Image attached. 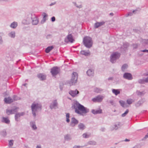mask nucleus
Returning a JSON list of instances; mask_svg holds the SVG:
<instances>
[{
	"mask_svg": "<svg viewBox=\"0 0 148 148\" xmlns=\"http://www.w3.org/2000/svg\"><path fill=\"white\" fill-rule=\"evenodd\" d=\"M8 36L12 38H14L16 36V33L14 31H12L9 32L8 34Z\"/></svg>",
	"mask_w": 148,
	"mask_h": 148,
	"instance_id": "20",
	"label": "nucleus"
},
{
	"mask_svg": "<svg viewBox=\"0 0 148 148\" xmlns=\"http://www.w3.org/2000/svg\"><path fill=\"white\" fill-rule=\"evenodd\" d=\"M5 102L6 103H10L13 102V99L10 97H5L4 99Z\"/></svg>",
	"mask_w": 148,
	"mask_h": 148,
	"instance_id": "17",
	"label": "nucleus"
},
{
	"mask_svg": "<svg viewBox=\"0 0 148 148\" xmlns=\"http://www.w3.org/2000/svg\"><path fill=\"white\" fill-rule=\"evenodd\" d=\"M31 108L32 113L33 116L35 117L36 116V113L41 109L42 106L41 104L37 102H34L32 104Z\"/></svg>",
	"mask_w": 148,
	"mask_h": 148,
	"instance_id": "2",
	"label": "nucleus"
},
{
	"mask_svg": "<svg viewBox=\"0 0 148 148\" xmlns=\"http://www.w3.org/2000/svg\"><path fill=\"white\" fill-rule=\"evenodd\" d=\"M78 127L81 130H83L86 128L85 125L82 123H80L78 125Z\"/></svg>",
	"mask_w": 148,
	"mask_h": 148,
	"instance_id": "26",
	"label": "nucleus"
},
{
	"mask_svg": "<svg viewBox=\"0 0 148 148\" xmlns=\"http://www.w3.org/2000/svg\"><path fill=\"white\" fill-rule=\"evenodd\" d=\"M80 53L81 54L86 56H89L90 54V52L89 51H86L84 50L82 51H80Z\"/></svg>",
	"mask_w": 148,
	"mask_h": 148,
	"instance_id": "24",
	"label": "nucleus"
},
{
	"mask_svg": "<svg viewBox=\"0 0 148 148\" xmlns=\"http://www.w3.org/2000/svg\"><path fill=\"white\" fill-rule=\"evenodd\" d=\"M127 67L128 65L127 64H124L122 66V70L123 71H124L127 68Z\"/></svg>",
	"mask_w": 148,
	"mask_h": 148,
	"instance_id": "34",
	"label": "nucleus"
},
{
	"mask_svg": "<svg viewBox=\"0 0 148 148\" xmlns=\"http://www.w3.org/2000/svg\"><path fill=\"white\" fill-rule=\"evenodd\" d=\"M74 4L75 5L77 8H82V5H77V4L75 3H74Z\"/></svg>",
	"mask_w": 148,
	"mask_h": 148,
	"instance_id": "51",
	"label": "nucleus"
},
{
	"mask_svg": "<svg viewBox=\"0 0 148 148\" xmlns=\"http://www.w3.org/2000/svg\"><path fill=\"white\" fill-rule=\"evenodd\" d=\"M112 93L116 95H117L120 93L119 90L118 89H112Z\"/></svg>",
	"mask_w": 148,
	"mask_h": 148,
	"instance_id": "31",
	"label": "nucleus"
},
{
	"mask_svg": "<svg viewBox=\"0 0 148 148\" xmlns=\"http://www.w3.org/2000/svg\"><path fill=\"white\" fill-rule=\"evenodd\" d=\"M136 93L138 95L142 96L143 95L145 94V92L144 91H143L142 92L137 91L136 92Z\"/></svg>",
	"mask_w": 148,
	"mask_h": 148,
	"instance_id": "35",
	"label": "nucleus"
},
{
	"mask_svg": "<svg viewBox=\"0 0 148 148\" xmlns=\"http://www.w3.org/2000/svg\"><path fill=\"white\" fill-rule=\"evenodd\" d=\"M60 69L57 67H53L51 70V72L53 76L58 74L59 72Z\"/></svg>",
	"mask_w": 148,
	"mask_h": 148,
	"instance_id": "9",
	"label": "nucleus"
},
{
	"mask_svg": "<svg viewBox=\"0 0 148 148\" xmlns=\"http://www.w3.org/2000/svg\"><path fill=\"white\" fill-rule=\"evenodd\" d=\"M123 77L125 79L130 80L132 79V75L129 73H126L124 74Z\"/></svg>",
	"mask_w": 148,
	"mask_h": 148,
	"instance_id": "14",
	"label": "nucleus"
},
{
	"mask_svg": "<svg viewBox=\"0 0 148 148\" xmlns=\"http://www.w3.org/2000/svg\"><path fill=\"white\" fill-rule=\"evenodd\" d=\"M32 24L33 25H36L38 24V20L37 17L35 16L33 18H32Z\"/></svg>",
	"mask_w": 148,
	"mask_h": 148,
	"instance_id": "18",
	"label": "nucleus"
},
{
	"mask_svg": "<svg viewBox=\"0 0 148 148\" xmlns=\"http://www.w3.org/2000/svg\"><path fill=\"white\" fill-rule=\"evenodd\" d=\"M109 103L111 104L114 106H115L116 105L115 102L113 100H111L109 101Z\"/></svg>",
	"mask_w": 148,
	"mask_h": 148,
	"instance_id": "41",
	"label": "nucleus"
},
{
	"mask_svg": "<svg viewBox=\"0 0 148 148\" xmlns=\"http://www.w3.org/2000/svg\"><path fill=\"white\" fill-rule=\"evenodd\" d=\"M140 51L142 52H146V53H148V50L147 49H145L143 50H142Z\"/></svg>",
	"mask_w": 148,
	"mask_h": 148,
	"instance_id": "54",
	"label": "nucleus"
},
{
	"mask_svg": "<svg viewBox=\"0 0 148 148\" xmlns=\"http://www.w3.org/2000/svg\"><path fill=\"white\" fill-rule=\"evenodd\" d=\"M138 82L141 84H144L145 83L144 79H139Z\"/></svg>",
	"mask_w": 148,
	"mask_h": 148,
	"instance_id": "43",
	"label": "nucleus"
},
{
	"mask_svg": "<svg viewBox=\"0 0 148 148\" xmlns=\"http://www.w3.org/2000/svg\"><path fill=\"white\" fill-rule=\"evenodd\" d=\"M74 40V39L71 34L68 35L64 39V42L67 43L69 42L73 43Z\"/></svg>",
	"mask_w": 148,
	"mask_h": 148,
	"instance_id": "6",
	"label": "nucleus"
},
{
	"mask_svg": "<svg viewBox=\"0 0 148 148\" xmlns=\"http://www.w3.org/2000/svg\"><path fill=\"white\" fill-rule=\"evenodd\" d=\"M78 77V74L76 72H73L72 74V77L69 82L70 85H73L77 82Z\"/></svg>",
	"mask_w": 148,
	"mask_h": 148,
	"instance_id": "5",
	"label": "nucleus"
},
{
	"mask_svg": "<svg viewBox=\"0 0 148 148\" xmlns=\"http://www.w3.org/2000/svg\"><path fill=\"white\" fill-rule=\"evenodd\" d=\"M104 23V22L96 23L94 24V27L95 29L98 28L99 27L103 25Z\"/></svg>",
	"mask_w": 148,
	"mask_h": 148,
	"instance_id": "19",
	"label": "nucleus"
},
{
	"mask_svg": "<svg viewBox=\"0 0 148 148\" xmlns=\"http://www.w3.org/2000/svg\"><path fill=\"white\" fill-rule=\"evenodd\" d=\"M148 138V133L146 135L145 137L143 139V140H145Z\"/></svg>",
	"mask_w": 148,
	"mask_h": 148,
	"instance_id": "56",
	"label": "nucleus"
},
{
	"mask_svg": "<svg viewBox=\"0 0 148 148\" xmlns=\"http://www.w3.org/2000/svg\"><path fill=\"white\" fill-rule=\"evenodd\" d=\"M3 42V41L2 37L0 35V45L2 44Z\"/></svg>",
	"mask_w": 148,
	"mask_h": 148,
	"instance_id": "52",
	"label": "nucleus"
},
{
	"mask_svg": "<svg viewBox=\"0 0 148 148\" xmlns=\"http://www.w3.org/2000/svg\"><path fill=\"white\" fill-rule=\"evenodd\" d=\"M121 127V123L118 122L116 123L114 125L111 126L110 129L111 131L116 130Z\"/></svg>",
	"mask_w": 148,
	"mask_h": 148,
	"instance_id": "10",
	"label": "nucleus"
},
{
	"mask_svg": "<svg viewBox=\"0 0 148 148\" xmlns=\"http://www.w3.org/2000/svg\"><path fill=\"white\" fill-rule=\"evenodd\" d=\"M86 73L89 76H93L94 75V71L92 69H89L86 72Z\"/></svg>",
	"mask_w": 148,
	"mask_h": 148,
	"instance_id": "22",
	"label": "nucleus"
},
{
	"mask_svg": "<svg viewBox=\"0 0 148 148\" xmlns=\"http://www.w3.org/2000/svg\"><path fill=\"white\" fill-rule=\"evenodd\" d=\"M91 112L93 114H97L101 113L102 112V110L101 109L96 110L92 109V110Z\"/></svg>",
	"mask_w": 148,
	"mask_h": 148,
	"instance_id": "21",
	"label": "nucleus"
},
{
	"mask_svg": "<svg viewBox=\"0 0 148 148\" xmlns=\"http://www.w3.org/2000/svg\"><path fill=\"white\" fill-rule=\"evenodd\" d=\"M142 103L141 101H139L137 103L135 104V106L136 107H138L140 106Z\"/></svg>",
	"mask_w": 148,
	"mask_h": 148,
	"instance_id": "42",
	"label": "nucleus"
},
{
	"mask_svg": "<svg viewBox=\"0 0 148 148\" xmlns=\"http://www.w3.org/2000/svg\"><path fill=\"white\" fill-rule=\"evenodd\" d=\"M130 140L128 139H125V141H129Z\"/></svg>",
	"mask_w": 148,
	"mask_h": 148,
	"instance_id": "64",
	"label": "nucleus"
},
{
	"mask_svg": "<svg viewBox=\"0 0 148 148\" xmlns=\"http://www.w3.org/2000/svg\"><path fill=\"white\" fill-rule=\"evenodd\" d=\"M4 35V33L3 32L0 33V35L2 37V36Z\"/></svg>",
	"mask_w": 148,
	"mask_h": 148,
	"instance_id": "62",
	"label": "nucleus"
},
{
	"mask_svg": "<svg viewBox=\"0 0 148 148\" xmlns=\"http://www.w3.org/2000/svg\"><path fill=\"white\" fill-rule=\"evenodd\" d=\"M25 114L24 112H21V113H17L15 115V119L16 121H18V118L20 116H23Z\"/></svg>",
	"mask_w": 148,
	"mask_h": 148,
	"instance_id": "15",
	"label": "nucleus"
},
{
	"mask_svg": "<svg viewBox=\"0 0 148 148\" xmlns=\"http://www.w3.org/2000/svg\"><path fill=\"white\" fill-rule=\"evenodd\" d=\"M119 103L121 106L125 108L127 107L126 103L124 101L122 100H120L119 101Z\"/></svg>",
	"mask_w": 148,
	"mask_h": 148,
	"instance_id": "28",
	"label": "nucleus"
},
{
	"mask_svg": "<svg viewBox=\"0 0 148 148\" xmlns=\"http://www.w3.org/2000/svg\"><path fill=\"white\" fill-rule=\"evenodd\" d=\"M104 98V96L99 95L95 97L92 98V101L95 102H101L102 101Z\"/></svg>",
	"mask_w": 148,
	"mask_h": 148,
	"instance_id": "8",
	"label": "nucleus"
},
{
	"mask_svg": "<svg viewBox=\"0 0 148 148\" xmlns=\"http://www.w3.org/2000/svg\"><path fill=\"white\" fill-rule=\"evenodd\" d=\"M55 4H56V2L53 3H51L49 5L50 6H52L53 5H55Z\"/></svg>",
	"mask_w": 148,
	"mask_h": 148,
	"instance_id": "61",
	"label": "nucleus"
},
{
	"mask_svg": "<svg viewBox=\"0 0 148 148\" xmlns=\"http://www.w3.org/2000/svg\"><path fill=\"white\" fill-rule=\"evenodd\" d=\"M132 47L133 48V49H135L137 48L138 47V45L137 44H133L132 45Z\"/></svg>",
	"mask_w": 148,
	"mask_h": 148,
	"instance_id": "50",
	"label": "nucleus"
},
{
	"mask_svg": "<svg viewBox=\"0 0 148 148\" xmlns=\"http://www.w3.org/2000/svg\"><path fill=\"white\" fill-rule=\"evenodd\" d=\"M75 109V112L79 114H86L89 112V109L80 104L77 101H75L72 106Z\"/></svg>",
	"mask_w": 148,
	"mask_h": 148,
	"instance_id": "1",
	"label": "nucleus"
},
{
	"mask_svg": "<svg viewBox=\"0 0 148 148\" xmlns=\"http://www.w3.org/2000/svg\"><path fill=\"white\" fill-rule=\"evenodd\" d=\"M53 48V46L48 47L45 49V52L46 53H49L51 50Z\"/></svg>",
	"mask_w": 148,
	"mask_h": 148,
	"instance_id": "32",
	"label": "nucleus"
},
{
	"mask_svg": "<svg viewBox=\"0 0 148 148\" xmlns=\"http://www.w3.org/2000/svg\"><path fill=\"white\" fill-rule=\"evenodd\" d=\"M88 144L89 145H94L96 144V143L94 141H90L88 142Z\"/></svg>",
	"mask_w": 148,
	"mask_h": 148,
	"instance_id": "38",
	"label": "nucleus"
},
{
	"mask_svg": "<svg viewBox=\"0 0 148 148\" xmlns=\"http://www.w3.org/2000/svg\"><path fill=\"white\" fill-rule=\"evenodd\" d=\"M103 91L102 89L96 88L94 89V91L97 93L101 92Z\"/></svg>",
	"mask_w": 148,
	"mask_h": 148,
	"instance_id": "33",
	"label": "nucleus"
},
{
	"mask_svg": "<svg viewBox=\"0 0 148 148\" xmlns=\"http://www.w3.org/2000/svg\"><path fill=\"white\" fill-rule=\"evenodd\" d=\"M78 123V121L74 117H72L71 119V122L70 123V125L73 127L75 126Z\"/></svg>",
	"mask_w": 148,
	"mask_h": 148,
	"instance_id": "12",
	"label": "nucleus"
},
{
	"mask_svg": "<svg viewBox=\"0 0 148 148\" xmlns=\"http://www.w3.org/2000/svg\"><path fill=\"white\" fill-rule=\"evenodd\" d=\"M113 77H110L108 78V80H112L113 79Z\"/></svg>",
	"mask_w": 148,
	"mask_h": 148,
	"instance_id": "59",
	"label": "nucleus"
},
{
	"mask_svg": "<svg viewBox=\"0 0 148 148\" xmlns=\"http://www.w3.org/2000/svg\"><path fill=\"white\" fill-rule=\"evenodd\" d=\"M14 101H17L20 99V98L16 95H14L13 97V99Z\"/></svg>",
	"mask_w": 148,
	"mask_h": 148,
	"instance_id": "47",
	"label": "nucleus"
},
{
	"mask_svg": "<svg viewBox=\"0 0 148 148\" xmlns=\"http://www.w3.org/2000/svg\"><path fill=\"white\" fill-rule=\"evenodd\" d=\"M3 136H5L6 135V133L5 131H3Z\"/></svg>",
	"mask_w": 148,
	"mask_h": 148,
	"instance_id": "60",
	"label": "nucleus"
},
{
	"mask_svg": "<svg viewBox=\"0 0 148 148\" xmlns=\"http://www.w3.org/2000/svg\"><path fill=\"white\" fill-rule=\"evenodd\" d=\"M55 18L54 16L52 17L51 18V20L52 22H54L55 21Z\"/></svg>",
	"mask_w": 148,
	"mask_h": 148,
	"instance_id": "55",
	"label": "nucleus"
},
{
	"mask_svg": "<svg viewBox=\"0 0 148 148\" xmlns=\"http://www.w3.org/2000/svg\"><path fill=\"white\" fill-rule=\"evenodd\" d=\"M129 112L128 109H127L125 112L123 114H122L121 115V116L122 117H124Z\"/></svg>",
	"mask_w": 148,
	"mask_h": 148,
	"instance_id": "45",
	"label": "nucleus"
},
{
	"mask_svg": "<svg viewBox=\"0 0 148 148\" xmlns=\"http://www.w3.org/2000/svg\"><path fill=\"white\" fill-rule=\"evenodd\" d=\"M79 92V91L76 89L75 90H70L69 92V94L73 97H77Z\"/></svg>",
	"mask_w": 148,
	"mask_h": 148,
	"instance_id": "11",
	"label": "nucleus"
},
{
	"mask_svg": "<svg viewBox=\"0 0 148 148\" xmlns=\"http://www.w3.org/2000/svg\"><path fill=\"white\" fill-rule=\"evenodd\" d=\"M43 18L40 22L41 24H43L45 22L46 20V18L47 16V15L46 13H44L43 14Z\"/></svg>",
	"mask_w": 148,
	"mask_h": 148,
	"instance_id": "25",
	"label": "nucleus"
},
{
	"mask_svg": "<svg viewBox=\"0 0 148 148\" xmlns=\"http://www.w3.org/2000/svg\"><path fill=\"white\" fill-rule=\"evenodd\" d=\"M36 148H41V146L37 145L36 146Z\"/></svg>",
	"mask_w": 148,
	"mask_h": 148,
	"instance_id": "63",
	"label": "nucleus"
},
{
	"mask_svg": "<svg viewBox=\"0 0 148 148\" xmlns=\"http://www.w3.org/2000/svg\"><path fill=\"white\" fill-rule=\"evenodd\" d=\"M120 54L118 52L113 53L110 56V62L112 63H115L116 60L120 57Z\"/></svg>",
	"mask_w": 148,
	"mask_h": 148,
	"instance_id": "4",
	"label": "nucleus"
},
{
	"mask_svg": "<svg viewBox=\"0 0 148 148\" xmlns=\"http://www.w3.org/2000/svg\"><path fill=\"white\" fill-rule=\"evenodd\" d=\"M145 81V83H148V77L146 78L145 79H144Z\"/></svg>",
	"mask_w": 148,
	"mask_h": 148,
	"instance_id": "58",
	"label": "nucleus"
},
{
	"mask_svg": "<svg viewBox=\"0 0 148 148\" xmlns=\"http://www.w3.org/2000/svg\"><path fill=\"white\" fill-rule=\"evenodd\" d=\"M129 44L128 43H126L123 44V46L122 48H123V50L125 51L126 49L128 47Z\"/></svg>",
	"mask_w": 148,
	"mask_h": 148,
	"instance_id": "36",
	"label": "nucleus"
},
{
	"mask_svg": "<svg viewBox=\"0 0 148 148\" xmlns=\"http://www.w3.org/2000/svg\"><path fill=\"white\" fill-rule=\"evenodd\" d=\"M2 118V122H4L6 124H9L10 123V121L7 118L3 117Z\"/></svg>",
	"mask_w": 148,
	"mask_h": 148,
	"instance_id": "29",
	"label": "nucleus"
},
{
	"mask_svg": "<svg viewBox=\"0 0 148 148\" xmlns=\"http://www.w3.org/2000/svg\"><path fill=\"white\" fill-rule=\"evenodd\" d=\"M17 108H16L14 109H12L11 110L7 109L6 110V113L8 115H9L10 114H14L15 112H17L16 109H18Z\"/></svg>",
	"mask_w": 148,
	"mask_h": 148,
	"instance_id": "13",
	"label": "nucleus"
},
{
	"mask_svg": "<svg viewBox=\"0 0 148 148\" xmlns=\"http://www.w3.org/2000/svg\"><path fill=\"white\" fill-rule=\"evenodd\" d=\"M136 10H134L132 12H130L128 13L127 14L125 15L126 17H127L129 16H131L133 15V13H134L135 11H136Z\"/></svg>",
	"mask_w": 148,
	"mask_h": 148,
	"instance_id": "44",
	"label": "nucleus"
},
{
	"mask_svg": "<svg viewBox=\"0 0 148 148\" xmlns=\"http://www.w3.org/2000/svg\"><path fill=\"white\" fill-rule=\"evenodd\" d=\"M127 103L128 104H131L134 102V100L132 99H128L127 100Z\"/></svg>",
	"mask_w": 148,
	"mask_h": 148,
	"instance_id": "37",
	"label": "nucleus"
},
{
	"mask_svg": "<svg viewBox=\"0 0 148 148\" xmlns=\"http://www.w3.org/2000/svg\"><path fill=\"white\" fill-rule=\"evenodd\" d=\"M84 147V146L75 145L73 147V148H83Z\"/></svg>",
	"mask_w": 148,
	"mask_h": 148,
	"instance_id": "49",
	"label": "nucleus"
},
{
	"mask_svg": "<svg viewBox=\"0 0 148 148\" xmlns=\"http://www.w3.org/2000/svg\"><path fill=\"white\" fill-rule=\"evenodd\" d=\"M52 37V36L51 34H48L46 36V38L47 39H49L50 38H51Z\"/></svg>",
	"mask_w": 148,
	"mask_h": 148,
	"instance_id": "53",
	"label": "nucleus"
},
{
	"mask_svg": "<svg viewBox=\"0 0 148 148\" xmlns=\"http://www.w3.org/2000/svg\"><path fill=\"white\" fill-rule=\"evenodd\" d=\"M58 103L57 102V100L56 99L53 100L50 103L49 107L50 108L51 110L53 109H56V108H58Z\"/></svg>",
	"mask_w": 148,
	"mask_h": 148,
	"instance_id": "7",
	"label": "nucleus"
},
{
	"mask_svg": "<svg viewBox=\"0 0 148 148\" xmlns=\"http://www.w3.org/2000/svg\"><path fill=\"white\" fill-rule=\"evenodd\" d=\"M64 139L66 140H70L72 138L71 135L69 134H67L64 136Z\"/></svg>",
	"mask_w": 148,
	"mask_h": 148,
	"instance_id": "30",
	"label": "nucleus"
},
{
	"mask_svg": "<svg viewBox=\"0 0 148 148\" xmlns=\"http://www.w3.org/2000/svg\"><path fill=\"white\" fill-rule=\"evenodd\" d=\"M13 144V140H10L9 143V145L10 146H12Z\"/></svg>",
	"mask_w": 148,
	"mask_h": 148,
	"instance_id": "48",
	"label": "nucleus"
},
{
	"mask_svg": "<svg viewBox=\"0 0 148 148\" xmlns=\"http://www.w3.org/2000/svg\"><path fill=\"white\" fill-rule=\"evenodd\" d=\"M142 42L143 43L146 44H148V39H142Z\"/></svg>",
	"mask_w": 148,
	"mask_h": 148,
	"instance_id": "46",
	"label": "nucleus"
},
{
	"mask_svg": "<svg viewBox=\"0 0 148 148\" xmlns=\"http://www.w3.org/2000/svg\"><path fill=\"white\" fill-rule=\"evenodd\" d=\"M83 42L85 46L87 48H90L92 46V41L91 38L90 37H85L83 40Z\"/></svg>",
	"mask_w": 148,
	"mask_h": 148,
	"instance_id": "3",
	"label": "nucleus"
},
{
	"mask_svg": "<svg viewBox=\"0 0 148 148\" xmlns=\"http://www.w3.org/2000/svg\"><path fill=\"white\" fill-rule=\"evenodd\" d=\"M30 124L33 130H36L37 129V128L34 122H31L30 123Z\"/></svg>",
	"mask_w": 148,
	"mask_h": 148,
	"instance_id": "27",
	"label": "nucleus"
},
{
	"mask_svg": "<svg viewBox=\"0 0 148 148\" xmlns=\"http://www.w3.org/2000/svg\"><path fill=\"white\" fill-rule=\"evenodd\" d=\"M17 23L14 21L11 23L10 25V27L11 28L14 29L17 27Z\"/></svg>",
	"mask_w": 148,
	"mask_h": 148,
	"instance_id": "23",
	"label": "nucleus"
},
{
	"mask_svg": "<svg viewBox=\"0 0 148 148\" xmlns=\"http://www.w3.org/2000/svg\"><path fill=\"white\" fill-rule=\"evenodd\" d=\"M38 78L41 80H43L46 79V76L43 73H40L37 75Z\"/></svg>",
	"mask_w": 148,
	"mask_h": 148,
	"instance_id": "16",
	"label": "nucleus"
},
{
	"mask_svg": "<svg viewBox=\"0 0 148 148\" xmlns=\"http://www.w3.org/2000/svg\"><path fill=\"white\" fill-rule=\"evenodd\" d=\"M69 117L70 114L69 113H66V121L67 123H69L70 121V119H69Z\"/></svg>",
	"mask_w": 148,
	"mask_h": 148,
	"instance_id": "39",
	"label": "nucleus"
},
{
	"mask_svg": "<svg viewBox=\"0 0 148 148\" xmlns=\"http://www.w3.org/2000/svg\"><path fill=\"white\" fill-rule=\"evenodd\" d=\"M100 130L102 132H104L105 130V128L103 127H101Z\"/></svg>",
	"mask_w": 148,
	"mask_h": 148,
	"instance_id": "57",
	"label": "nucleus"
},
{
	"mask_svg": "<svg viewBox=\"0 0 148 148\" xmlns=\"http://www.w3.org/2000/svg\"><path fill=\"white\" fill-rule=\"evenodd\" d=\"M83 137L84 138H88L90 136V134H87L86 133H84L82 134Z\"/></svg>",
	"mask_w": 148,
	"mask_h": 148,
	"instance_id": "40",
	"label": "nucleus"
}]
</instances>
